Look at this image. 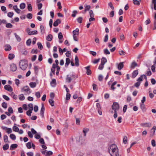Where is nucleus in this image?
Segmentation results:
<instances>
[{
    "instance_id": "obj_48",
    "label": "nucleus",
    "mask_w": 156,
    "mask_h": 156,
    "mask_svg": "<svg viewBox=\"0 0 156 156\" xmlns=\"http://www.w3.org/2000/svg\"><path fill=\"white\" fill-rule=\"evenodd\" d=\"M14 13L12 12H10L8 13V16L10 18H12L13 15Z\"/></svg>"
},
{
    "instance_id": "obj_56",
    "label": "nucleus",
    "mask_w": 156,
    "mask_h": 156,
    "mask_svg": "<svg viewBox=\"0 0 156 156\" xmlns=\"http://www.w3.org/2000/svg\"><path fill=\"white\" fill-rule=\"evenodd\" d=\"M108 34L105 35V38L104 40V41L105 42H106L108 41Z\"/></svg>"
},
{
    "instance_id": "obj_33",
    "label": "nucleus",
    "mask_w": 156,
    "mask_h": 156,
    "mask_svg": "<svg viewBox=\"0 0 156 156\" xmlns=\"http://www.w3.org/2000/svg\"><path fill=\"white\" fill-rule=\"evenodd\" d=\"M15 56L14 54H9V58L10 60H12L14 58Z\"/></svg>"
},
{
    "instance_id": "obj_42",
    "label": "nucleus",
    "mask_w": 156,
    "mask_h": 156,
    "mask_svg": "<svg viewBox=\"0 0 156 156\" xmlns=\"http://www.w3.org/2000/svg\"><path fill=\"white\" fill-rule=\"evenodd\" d=\"M19 129L16 126H14L13 127V130L15 132H18L19 131Z\"/></svg>"
},
{
    "instance_id": "obj_26",
    "label": "nucleus",
    "mask_w": 156,
    "mask_h": 156,
    "mask_svg": "<svg viewBox=\"0 0 156 156\" xmlns=\"http://www.w3.org/2000/svg\"><path fill=\"white\" fill-rule=\"evenodd\" d=\"M107 62V60L106 58L103 57L101 59V63L103 64H105V63Z\"/></svg>"
},
{
    "instance_id": "obj_40",
    "label": "nucleus",
    "mask_w": 156,
    "mask_h": 156,
    "mask_svg": "<svg viewBox=\"0 0 156 156\" xmlns=\"http://www.w3.org/2000/svg\"><path fill=\"white\" fill-rule=\"evenodd\" d=\"M32 14L30 13H28L27 15V18L29 19H31L32 18Z\"/></svg>"
},
{
    "instance_id": "obj_63",
    "label": "nucleus",
    "mask_w": 156,
    "mask_h": 156,
    "mask_svg": "<svg viewBox=\"0 0 156 156\" xmlns=\"http://www.w3.org/2000/svg\"><path fill=\"white\" fill-rule=\"evenodd\" d=\"M143 78L142 75L139 77L137 80V81L140 83V82L143 81Z\"/></svg>"
},
{
    "instance_id": "obj_14",
    "label": "nucleus",
    "mask_w": 156,
    "mask_h": 156,
    "mask_svg": "<svg viewBox=\"0 0 156 156\" xmlns=\"http://www.w3.org/2000/svg\"><path fill=\"white\" fill-rule=\"evenodd\" d=\"M13 8L17 13H20L21 10L19 9L18 8L17 5H14L13 7Z\"/></svg>"
},
{
    "instance_id": "obj_5",
    "label": "nucleus",
    "mask_w": 156,
    "mask_h": 156,
    "mask_svg": "<svg viewBox=\"0 0 156 156\" xmlns=\"http://www.w3.org/2000/svg\"><path fill=\"white\" fill-rule=\"evenodd\" d=\"M151 8L152 9L154 8L156 10V0H152Z\"/></svg>"
},
{
    "instance_id": "obj_20",
    "label": "nucleus",
    "mask_w": 156,
    "mask_h": 156,
    "mask_svg": "<svg viewBox=\"0 0 156 156\" xmlns=\"http://www.w3.org/2000/svg\"><path fill=\"white\" fill-rule=\"evenodd\" d=\"M75 65L77 66H79V58L77 56H76L75 58Z\"/></svg>"
},
{
    "instance_id": "obj_18",
    "label": "nucleus",
    "mask_w": 156,
    "mask_h": 156,
    "mask_svg": "<svg viewBox=\"0 0 156 156\" xmlns=\"http://www.w3.org/2000/svg\"><path fill=\"white\" fill-rule=\"evenodd\" d=\"M18 145L16 144H13L11 145L10 147V149L11 150H13L14 149H15L17 147Z\"/></svg>"
},
{
    "instance_id": "obj_43",
    "label": "nucleus",
    "mask_w": 156,
    "mask_h": 156,
    "mask_svg": "<svg viewBox=\"0 0 156 156\" xmlns=\"http://www.w3.org/2000/svg\"><path fill=\"white\" fill-rule=\"evenodd\" d=\"M13 25L10 23H6V27L7 28H11L12 27Z\"/></svg>"
},
{
    "instance_id": "obj_60",
    "label": "nucleus",
    "mask_w": 156,
    "mask_h": 156,
    "mask_svg": "<svg viewBox=\"0 0 156 156\" xmlns=\"http://www.w3.org/2000/svg\"><path fill=\"white\" fill-rule=\"evenodd\" d=\"M3 98L6 101H9V97L6 95H3L2 96Z\"/></svg>"
},
{
    "instance_id": "obj_61",
    "label": "nucleus",
    "mask_w": 156,
    "mask_h": 156,
    "mask_svg": "<svg viewBox=\"0 0 156 156\" xmlns=\"http://www.w3.org/2000/svg\"><path fill=\"white\" fill-rule=\"evenodd\" d=\"M90 5H87L85 6V11H86L89 10L90 9Z\"/></svg>"
},
{
    "instance_id": "obj_57",
    "label": "nucleus",
    "mask_w": 156,
    "mask_h": 156,
    "mask_svg": "<svg viewBox=\"0 0 156 156\" xmlns=\"http://www.w3.org/2000/svg\"><path fill=\"white\" fill-rule=\"evenodd\" d=\"M31 40L30 39H28L26 42V44L27 45H30L31 43Z\"/></svg>"
},
{
    "instance_id": "obj_37",
    "label": "nucleus",
    "mask_w": 156,
    "mask_h": 156,
    "mask_svg": "<svg viewBox=\"0 0 156 156\" xmlns=\"http://www.w3.org/2000/svg\"><path fill=\"white\" fill-rule=\"evenodd\" d=\"M49 102L52 106H53L54 105V101L53 99H50L49 100Z\"/></svg>"
},
{
    "instance_id": "obj_1",
    "label": "nucleus",
    "mask_w": 156,
    "mask_h": 156,
    "mask_svg": "<svg viewBox=\"0 0 156 156\" xmlns=\"http://www.w3.org/2000/svg\"><path fill=\"white\" fill-rule=\"evenodd\" d=\"M27 61L26 60H21L19 63L20 68L23 70H25L27 68L28 65Z\"/></svg>"
},
{
    "instance_id": "obj_35",
    "label": "nucleus",
    "mask_w": 156,
    "mask_h": 156,
    "mask_svg": "<svg viewBox=\"0 0 156 156\" xmlns=\"http://www.w3.org/2000/svg\"><path fill=\"white\" fill-rule=\"evenodd\" d=\"M37 45L38 46V48L41 50L43 48V47L41 44L40 42H38Z\"/></svg>"
},
{
    "instance_id": "obj_64",
    "label": "nucleus",
    "mask_w": 156,
    "mask_h": 156,
    "mask_svg": "<svg viewBox=\"0 0 156 156\" xmlns=\"http://www.w3.org/2000/svg\"><path fill=\"white\" fill-rule=\"evenodd\" d=\"M27 154L28 156H34L33 153L31 152H28L27 153Z\"/></svg>"
},
{
    "instance_id": "obj_10",
    "label": "nucleus",
    "mask_w": 156,
    "mask_h": 156,
    "mask_svg": "<svg viewBox=\"0 0 156 156\" xmlns=\"http://www.w3.org/2000/svg\"><path fill=\"white\" fill-rule=\"evenodd\" d=\"M11 70L12 71H15L17 69V67L16 65L12 64L10 65Z\"/></svg>"
},
{
    "instance_id": "obj_38",
    "label": "nucleus",
    "mask_w": 156,
    "mask_h": 156,
    "mask_svg": "<svg viewBox=\"0 0 156 156\" xmlns=\"http://www.w3.org/2000/svg\"><path fill=\"white\" fill-rule=\"evenodd\" d=\"M29 34V35L36 34L37 33V30H34L31 31L30 32Z\"/></svg>"
},
{
    "instance_id": "obj_44",
    "label": "nucleus",
    "mask_w": 156,
    "mask_h": 156,
    "mask_svg": "<svg viewBox=\"0 0 156 156\" xmlns=\"http://www.w3.org/2000/svg\"><path fill=\"white\" fill-rule=\"evenodd\" d=\"M63 37L62 34L61 32H59L58 34V38L59 40L62 39Z\"/></svg>"
},
{
    "instance_id": "obj_29",
    "label": "nucleus",
    "mask_w": 156,
    "mask_h": 156,
    "mask_svg": "<svg viewBox=\"0 0 156 156\" xmlns=\"http://www.w3.org/2000/svg\"><path fill=\"white\" fill-rule=\"evenodd\" d=\"M40 28L41 30V33L42 34H43L45 32L44 28V27L42 25L40 26Z\"/></svg>"
},
{
    "instance_id": "obj_50",
    "label": "nucleus",
    "mask_w": 156,
    "mask_h": 156,
    "mask_svg": "<svg viewBox=\"0 0 156 156\" xmlns=\"http://www.w3.org/2000/svg\"><path fill=\"white\" fill-rule=\"evenodd\" d=\"M77 22L79 23H81L82 22L83 18L82 17H79L77 19Z\"/></svg>"
},
{
    "instance_id": "obj_22",
    "label": "nucleus",
    "mask_w": 156,
    "mask_h": 156,
    "mask_svg": "<svg viewBox=\"0 0 156 156\" xmlns=\"http://www.w3.org/2000/svg\"><path fill=\"white\" fill-rule=\"evenodd\" d=\"M89 129L87 128H84L83 129V132L84 133V136H86V133L89 131Z\"/></svg>"
},
{
    "instance_id": "obj_21",
    "label": "nucleus",
    "mask_w": 156,
    "mask_h": 156,
    "mask_svg": "<svg viewBox=\"0 0 156 156\" xmlns=\"http://www.w3.org/2000/svg\"><path fill=\"white\" fill-rule=\"evenodd\" d=\"M70 62V59L69 58H66V63L65 64V66L66 67H67Z\"/></svg>"
},
{
    "instance_id": "obj_54",
    "label": "nucleus",
    "mask_w": 156,
    "mask_h": 156,
    "mask_svg": "<svg viewBox=\"0 0 156 156\" xmlns=\"http://www.w3.org/2000/svg\"><path fill=\"white\" fill-rule=\"evenodd\" d=\"M7 104L5 102H4L2 104V107L4 108H7Z\"/></svg>"
},
{
    "instance_id": "obj_27",
    "label": "nucleus",
    "mask_w": 156,
    "mask_h": 156,
    "mask_svg": "<svg viewBox=\"0 0 156 156\" xmlns=\"http://www.w3.org/2000/svg\"><path fill=\"white\" fill-rule=\"evenodd\" d=\"M14 35L15 36V37L16 39L18 41H20L21 40V38L20 37L19 35H17L16 33H15L14 34Z\"/></svg>"
},
{
    "instance_id": "obj_4",
    "label": "nucleus",
    "mask_w": 156,
    "mask_h": 156,
    "mask_svg": "<svg viewBox=\"0 0 156 156\" xmlns=\"http://www.w3.org/2000/svg\"><path fill=\"white\" fill-rule=\"evenodd\" d=\"M112 108L113 110H114V111H117L119 109V104L117 102L114 103L112 105Z\"/></svg>"
},
{
    "instance_id": "obj_47",
    "label": "nucleus",
    "mask_w": 156,
    "mask_h": 156,
    "mask_svg": "<svg viewBox=\"0 0 156 156\" xmlns=\"http://www.w3.org/2000/svg\"><path fill=\"white\" fill-rule=\"evenodd\" d=\"M123 142L124 144H126L127 142V138L126 136H124L123 139Z\"/></svg>"
},
{
    "instance_id": "obj_16",
    "label": "nucleus",
    "mask_w": 156,
    "mask_h": 156,
    "mask_svg": "<svg viewBox=\"0 0 156 156\" xmlns=\"http://www.w3.org/2000/svg\"><path fill=\"white\" fill-rule=\"evenodd\" d=\"M30 87L32 88H34L36 86L37 84L35 82H31L29 84Z\"/></svg>"
},
{
    "instance_id": "obj_31",
    "label": "nucleus",
    "mask_w": 156,
    "mask_h": 156,
    "mask_svg": "<svg viewBox=\"0 0 156 156\" xmlns=\"http://www.w3.org/2000/svg\"><path fill=\"white\" fill-rule=\"evenodd\" d=\"M133 4L137 5H140L139 1L137 0H133Z\"/></svg>"
},
{
    "instance_id": "obj_19",
    "label": "nucleus",
    "mask_w": 156,
    "mask_h": 156,
    "mask_svg": "<svg viewBox=\"0 0 156 156\" xmlns=\"http://www.w3.org/2000/svg\"><path fill=\"white\" fill-rule=\"evenodd\" d=\"M138 70H134L132 73V77L135 78V77L136 76L138 75Z\"/></svg>"
},
{
    "instance_id": "obj_49",
    "label": "nucleus",
    "mask_w": 156,
    "mask_h": 156,
    "mask_svg": "<svg viewBox=\"0 0 156 156\" xmlns=\"http://www.w3.org/2000/svg\"><path fill=\"white\" fill-rule=\"evenodd\" d=\"M4 140L5 142H8V137L6 135L4 136Z\"/></svg>"
},
{
    "instance_id": "obj_55",
    "label": "nucleus",
    "mask_w": 156,
    "mask_h": 156,
    "mask_svg": "<svg viewBox=\"0 0 156 156\" xmlns=\"http://www.w3.org/2000/svg\"><path fill=\"white\" fill-rule=\"evenodd\" d=\"M89 14L90 17H93L94 16V14L93 13V11L91 10L89 12Z\"/></svg>"
},
{
    "instance_id": "obj_51",
    "label": "nucleus",
    "mask_w": 156,
    "mask_h": 156,
    "mask_svg": "<svg viewBox=\"0 0 156 156\" xmlns=\"http://www.w3.org/2000/svg\"><path fill=\"white\" fill-rule=\"evenodd\" d=\"M77 13V12L76 10H74L73 12V14H72V16L74 17L76 16V14Z\"/></svg>"
},
{
    "instance_id": "obj_34",
    "label": "nucleus",
    "mask_w": 156,
    "mask_h": 156,
    "mask_svg": "<svg viewBox=\"0 0 156 156\" xmlns=\"http://www.w3.org/2000/svg\"><path fill=\"white\" fill-rule=\"evenodd\" d=\"M29 107V110L32 111L33 110V105L32 104H29L28 105Z\"/></svg>"
},
{
    "instance_id": "obj_7",
    "label": "nucleus",
    "mask_w": 156,
    "mask_h": 156,
    "mask_svg": "<svg viewBox=\"0 0 156 156\" xmlns=\"http://www.w3.org/2000/svg\"><path fill=\"white\" fill-rule=\"evenodd\" d=\"M41 105V115L42 117H43L44 115L45 108L43 104H42Z\"/></svg>"
},
{
    "instance_id": "obj_45",
    "label": "nucleus",
    "mask_w": 156,
    "mask_h": 156,
    "mask_svg": "<svg viewBox=\"0 0 156 156\" xmlns=\"http://www.w3.org/2000/svg\"><path fill=\"white\" fill-rule=\"evenodd\" d=\"M52 154L53 153L51 151H49L46 153V154L45 155L46 156H49L52 155Z\"/></svg>"
},
{
    "instance_id": "obj_17",
    "label": "nucleus",
    "mask_w": 156,
    "mask_h": 156,
    "mask_svg": "<svg viewBox=\"0 0 156 156\" xmlns=\"http://www.w3.org/2000/svg\"><path fill=\"white\" fill-rule=\"evenodd\" d=\"M5 50L6 51H9L11 50V48L10 45L9 44H6L5 46Z\"/></svg>"
},
{
    "instance_id": "obj_32",
    "label": "nucleus",
    "mask_w": 156,
    "mask_h": 156,
    "mask_svg": "<svg viewBox=\"0 0 156 156\" xmlns=\"http://www.w3.org/2000/svg\"><path fill=\"white\" fill-rule=\"evenodd\" d=\"M19 99L21 101L24 100L25 97L23 94H21L19 95Z\"/></svg>"
},
{
    "instance_id": "obj_3",
    "label": "nucleus",
    "mask_w": 156,
    "mask_h": 156,
    "mask_svg": "<svg viewBox=\"0 0 156 156\" xmlns=\"http://www.w3.org/2000/svg\"><path fill=\"white\" fill-rule=\"evenodd\" d=\"M21 91L24 92L25 95L29 94L31 92V90L27 86L23 87L21 89Z\"/></svg>"
},
{
    "instance_id": "obj_46",
    "label": "nucleus",
    "mask_w": 156,
    "mask_h": 156,
    "mask_svg": "<svg viewBox=\"0 0 156 156\" xmlns=\"http://www.w3.org/2000/svg\"><path fill=\"white\" fill-rule=\"evenodd\" d=\"M26 146L28 149H30L31 148V144L30 142L27 143L26 144Z\"/></svg>"
},
{
    "instance_id": "obj_62",
    "label": "nucleus",
    "mask_w": 156,
    "mask_h": 156,
    "mask_svg": "<svg viewBox=\"0 0 156 156\" xmlns=\"http://www.w3.org/2000/svg\"><path fill=\"white\" fill-rule=\"evenodd\" d=\"M76 123L77 125H80V121L79 118L76 119Z\"/></svg>"
},
{
    "instance_id": "obj_28",
    "label": "nucleus",
    "mask_w": 156,
    "mask_h": 156,
    "mask_svg": "<svg viewBox=\"0 0 156 156\" xmlns=\"http://www.w3.org/2000/svg\"><path fill=\"white\" fill-rule=\"evenodd\" d=\"M117 83L116 81L114 82L111 85V89L113 90H114L115 89V87H114V86L116 85Z\"/></svg>"
},
{
    "instance_id": "obj_11",
    "label": "nucleus",
    "mask_w": 156,
    "mask_h": 156,
    "mask_svg": "<svg viewBox=\"0 0 156 156\" xmlns=\"http://www.w3.org/2000/svg\"><path fill=\"white\" fill-rule=\"evenodd\" d=\"M90 66L85 67V68L87 70V75H90L91 74V71L90 69Z\"/></svg>"
},
{
    "instance_id": "obj_15",
    "label": "nucleus",
    "mask_w": 156,
    "mask_h": 156,
    "mask_svg": "<svg viewBox=\"0 0 156 156\" xmlns=\"http://www.w3.org/2000/svg\"><path fill=\"white\" fill-rule=\"evenodd\" d=\"M53 38V36L51 34H49L46 37V39L48 41H51Z\"/></svg>"
},
{
    "instance_id": "obj_58",
    "label": "nucleus",
    "mask_w": 156,
    "mask_h": 156,
    "mask_svg": "<svg viewBox=\"0 0 156 156\" xmlns=\"http://www.w3.org/2000/svg\"><path fill=\"white\" fill-rule=\"evenodd\" d=\"M119 53L120 55H123L126 54V52L123 50H121L119 51Z\"/></svg>"
},
{
    "instance_id": "obj_59",
    "label": "nucleus",
    "mask_w": 156,
    "mask_h": 156,
    "mask_svg": "<svg viewBox=\"0 0 156 156\" xmlns=\"http://www.w3.org/2000/svg\"><path fill=\"white\" fill-rule=\"evenodd\" d=\"M35 95L38 98H40L41 96L39 92H36L35 94Z\"/></svg>"
},
{
    "instance_id": "obj_6",
    "label": "nucleus",
    "mask_w": 156,
    "mask_h": 156,
    "mask_svg": "<svg viewBox=\"0 0 156 156\" xmlns=\"http://www.w3.org/2000/svg\"><path fill=\"white\" fill-rule=\"evenodd\" d=\"M4 88L5 90L10 92H12L13 91L12 87L11 86L8 85L5 86Z\"/></svg>"
},
{
    "instance_id": "obj_41",
    "label": "nucleus",
    "mask_w": 156,
    "mask_h": 156,
    "mask_svg": "<svg viewBox=\"0 0 156 156\" xmlns=\"http://www.w3.org/2000/svg\"><path fill=\"white\" fill-rule=\"evenodd\" d=\"M104 53L106 55H109L110 54V52L107 48H106L104 50Z\"/></svg>"
},
{
    "instance_id": "obj_25",
    "label": "nucleus",
    "mask_w": 156,
    "mask_h": 156,
    "mask_svg": "<svg viewBox=\"0 0 156 156\" xmlns=\"http://www.w3.org/2000/svg\"><path fill=\"white\" fill-rule=\"evenodd\" d=\"M79 30V29L78 28H76V30H73V35H78Z\"/></svg>"
},
{
    "instance_id": "obj_30",
    "label": "nucleus",
    "mask_w": 156,
    "mask_h": 156,
    "mask_svg": "<svg viewBox=\"0 0 156 156\" xmlns=\"http://www.w3.org/2000/svg\"><path fill=\"white\" fill-rule=\"evenodd\" d=\"M9 145L8 144H6L3 145V149L5 151L8 149L9 148Z\"/></svg>"
},
{
    "instance_id": "obj_24",
    "label": "nucleus",
    "mask_w": 156,
    "mask_h": 156,
    "mask_svg": "<svg viewBox=\"0 0 156 156\" xmlns=\"http://www.w3.org/2000/svg\"><path fill=\"white\" fill-rule=\"evenodd\" d=\"M26 7V5L24 3H21L20 5V8L21 9H24Z\"/></svg>"
},
{
    "instance_id": "obj_8",
    "label": "nucleus",
    "mask_w": 156,
    "mask_h": 156,
    "mask_svg": "<svg viewBox=\"0 0 156 156\" xmlns=\"http://www.w3.org/2000/svg\"><path fill=\"white\" fill-rule=\"evenodd\" d=\"M141 125L142 126L144 127H147L148 128H150L151 127V124L150 123H142L141 124Z\"/></svg>"
},
{
    "instance_id": "obj_9",
    "label": "nucleus",
    "mask_w": 156,
    "mask_h": 156,
    "mask_svg": "<svg viewBox=\"0 0 156 156\" xmlns=\"http://www.w3.org/2000/svg\"><path fill=\"white\" fill-rule=\"evenodd\" d=\"M117 68L119 70H121L123 67V62H120L119 64H117Z\"/></svg>"
},
{
    "instance_id": "obj_23",
    "label": "nucleus",
    "mask_w": 156,
    "mask_h": 156,
    "mask_svg": "<svg viewBox=\"0 0 156 156\" xmlns=\"http://www.w3.org/2000/svg\"><path fill=\"white\" fill-rule=\"evenodd\" d=\"M137 66V63L135 62H133L131 64V68L132 69H133L135 67Z\"/></svg>"
},
{
    "instance_id": "obj_52",
    "label": "nucleus",
    "mask_w": 156,
    "mask_h": 156,
    "mask_svg": "<svg viewBox=\"0 0 156 156\" xmlns=\"http://www.w3.org/2000/svg\"><path fill=\"white\" fill-rule=\"evenodd\" d=\"M1 9L2 10V11L3 12H5V13H7V12L6 11V8L3 6H2L1 7Z\"/></svg>"
},
{
    "instance_id": "obj_39",
    "label": "nucleus",
    "mask_w": 156,
    "mask_h": 156,
    "mask_svg": "<svg viewBox=\"0 0 156 156\" xmlns=\"http://www.w3.org/2000/svg\"><path fill=\"white\" fill-rule=\"evenodd\" d=\"M10 137L12 140H15L16 139L15 135L13 134H11L10 135Z\"/></svg>"
},
{
    "instance_id": "obj_12",
    "label": "nucleus",
    "mask_w": 156,
    "mask_h": 156,
    "mask_svg": "<svg viewBox=\"0 0 156 156\" xmlns=\"http://www.w3.org/2000/svg\"><path fill=\"white\" fill-rule=\"evenodd\" d=\"M61 23V21L59 19H57L55 22H54L53 26L54 27H57L58 26L59 24Z\"/></svg>"
},
{
    "instance_id": "obj_36",
    "label": "nucleus",
    "mask_w": 156,
    "mask_h": 156,
    "mask_svg": "<svg viewBox=\"0 0 156 156\" xmlns=\"http://www.w3.org/2000/svg\"><path fill=\"white\" fill-rule=\"evenodd\" d=\"M27 8L28 10L30 11H31L32 10V5L31 4H29L27 5Z\"/></svg>"
},
{
    "instance_id": "obj_13",
    "label": "nucleus",
    "mask_w": 156,
    "mask_h": 156,
    "mask_svg": "<svg viewBox=\"0 0 156 156\" xmlns=\"http://www.w3.org/2000/svg\"><path fill=\"white\" fill-rule=\"evenodd\" d=\"M51 86L52 87H55L56 84V80L55 79H53L50 83Z\"/></svg>"
},
{
    "instance_id": "obj_53",
    "label": "nucleus",
    "mask_w": 156,
    "mask_h": 156,
    "mask_svg": "<svg viewBox=\"0 0 156 156\" xmlns=\"http://www.w3.org/2000/svg\"><path fill=\"white\" fill-rule=\"evenodd\" d=\"M7 132L8 133H10L12 132V130L11 128H7L6 127Z\"/></svg>"
},
{
    "instance_id": "obj_2",
    "label": "nucleus",
    "mask_w": 156,
    "mask_h": 156,
    "mask_svg": "<svg viewBox=\"0 0 156 156\" xmlns=\"http://www.w3.org/2000/svg\"><path fill=\"white\" fill-rule=\"evenodd\" d=\"M77 77V75L76 76L73 73H70L67 75L66 80L67 82L69 83L71 82L72 80H75L76 78Z\"/></svg>"
}]
</instances>
